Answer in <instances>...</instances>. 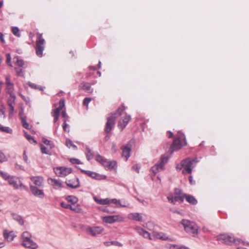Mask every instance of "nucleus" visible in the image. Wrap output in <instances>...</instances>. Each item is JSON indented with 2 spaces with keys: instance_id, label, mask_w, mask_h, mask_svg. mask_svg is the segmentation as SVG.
<instances>
[{
  "instance_id": "9b49d317",
  "label": "nucleus",
  "mask_w": 249,
  "mask_h": 249,
  "mask_svg": "<svg viewBox=\"0 0 249 249\" xmlns=\"http://www.w3.org/2000/svg\"><path fill=\"white\" fill-rule=\"evenodd\" d=\"M102 220L105 223L112 224L124 221V217L120 215H114L102 217Z\"/></svg>"
},
{
  "instance_id": "5fc2aeb1",
  "label": "nucleus",
  "mask_w": 249,
  "mask_h": 249,
  "mask_svg": "<svg viewBox=\"0 0 249 249\" xmlns=\"http://www.w3.org/2000/svg\"><path fill=\"white\" fill-rule=\"evenodd\" d=\"M16 70V72L17 73V75L18 76H22L23 75V71L21 69L15 68Z\"/></svg>"
},
{
  "instance_id": "69168bd1",
  "label": "nucleus",
  "mask_w": 249,
  "mask_h": 249,
  "mask_svg": "<svg viewBox=\"0 0 249 249\" xmlns=\"http://www.w3.org/2000/svg\"><path fill=\"white\" fill-rule=\"evenodd\" d=\"M137 200H138L139 201H140V202H141L142 203L143 205H146V204H147V202H146L145 201L143 200H141V199H139V198H137Z\"/></svg>"
},
{
  "instance_id": "a18cd8bd",
  "label": "nucleus",
  "mask_w": 249,
  "mask_h": 249,
  "mask_svg": "<svg viewBox=\"0 0 249 249\" xmlns=\"http://www.w3.org/2000/svg\"><path fill=\"white\" fill-rule=\"evenodd\" d=\"M91 101V98H85L83 100V105L85 106L88 107L89 103Z\"/></svg>"
},
{
  "instance_id": "72a5a7b5",
  "label": "nucleus",
  "mask_w": 249,
  "mask_h": 249,
  "mask_svg": "<svg viewBox=\"0 0 249 249\" xmlns=\"http://www.w3.org/2000/svg\"><path fill=\"white\" fill-rule=\"evenodd\" d=\"M66 200L70 202H71L72 204H74L77 202L78 199L77 198L74 196H68L66 197Z\"/></svg>"
},
{
  "instance_id": "7ed1b4c3",
  "label": "nucleus",
  "mask_w": 249,
  "mask_h": 249,
  "mask_svg": "<svg viewBox=\"0 0 249 249\" xmlns=\"http://www.w3.org/2000/svg\"><path fill=\"white\" fill-rule=\"evenodd\" d=\"M196 161L194 160L187 159L183 160L177 165V169L182 170L183 174H190L192 169L195 166Z\"/></svg>"
},
{
  "instance_id": "b1692460",
  "label": "nucleus",
  "mask_w": 249,
  "mask_h": 249,
  "mask_svg": "<svg viewBox=\"0 0 249 249\" xmlns=\"http://www.w3.org/2000/svg\"><path fill=\"white\" fill-rule=\"evenodd\" d=\"M127 217L131 220L142 222V213H133L128 214Z\"/></svg>"
},
{
  "instance_id": "bb28decb",
  "label": "nucleus",
  "mask_w": 249,
  "mask_h": 249,
  "mask_svg": "<svg viewBox=\"0 0 249 249\" xmlns=\"http://www.w3.org/2000/svg\"><path fill=\"white\" fill-rule=\"evenodd\" d=\"M185 195L186 194L182 193L181 190L178 188L175 189V199L176 200H178V201L180 200L182 202L185 198Z\"/></svg>"
},
{
  "instance_id": "2f4dec72",
  "label": "nucleus",
  "mask_w": 249,
  "mask_h": 249,
  "mask_svg": "<svg viewBox=\"0 0 249 249\" xmlns=\"http://www.w3.org/2000/svg\"><path fill=\"white\" fill-rule=\"evenodd\" d=\"M125 107L124 105H122L121 107H119L117 110L116 112L114 114H116L114 116H116L117 118L120 116H121L122 113L125 110Z\"/></svg>"
},
{
  "instance_id": "9d476101",
  "label": "nucleus",
  "mask_w": 249,
  "mask_h": 249,
  "mask_svg": "<svg viewBox=\"0 0 249 249\" xmlns=\"http://www.w3.org/2000/svg\"><path fill=\"white\" fill-rule=\"evenodd\" d=\"M16 95H9L7 99V104L9 107V117L12 118L14 114L15 106L16 105Z\"/></svg>"
},
{
  "instance_id": "37998d69",
  "label": "nucleus",
  "mask_w": 249,
  "mask_h": 249,
  "mask_svg": "<svg viewBox=\"0 0 249 249\" xmlns=\"http://www.w3.org/2000/svg\"><path fill=\"white\" fill-rule=\"evenodd\" d=\"M21 121L23 126L25 128H28L29 127V124L27 123L25 118L24 117H21Z\"/></svg>"
},
{
  "instance_id": "1a4fd4ad",
  "label": "nucleus",
  "mask_w": 249,
  "mask_h": 249,
  "mask_svg": "<svg viewBox=\"0 0 249 249\" xmlns=\"http://www.w3.org/2000/svg\"><path fill=\"white\" fill-rule=\"evenodd\" d=\"M55 175L59 177H65L72 172V169L64 166L57 167L53 168Z\"/></svg>"
},
{
  "instance_id": "79ce46f5",
  "label": "nucleus",
  "mask_w": 249,
  "mask_h": 249,
  "mask_svg": "<svg viewBox=\"0 0 249 249\" xmlns=\"http://www.w3.org/2000/svg\"><path fill=\"white\" fill-rule=\"evenodd\" d=\"M65 107V100L64 99H61L59 101V106L56 108L59 109V110H61L64 107Z\"/></svg>"
},
{
  "instance_id": "bf43d9fd",
  "label": "nucleus",
  "mask_w": 249,
  "mask_h": 249,
  "mask_svg": "<svg viewBox=\"0 0 249 249\" xmlns=\"http://www.w3.org/2000/svg\"><path fill=\"white\" fill-rule=\"evenodd\" d=\"M1 129L2 131L7 132L8 133H10L12 131V130L10 129L9 127H2Z\"/></svg>"
},
{
  "instance_id": "ea45409f",
  "label": "nucleus",
  "mask_w": 249,
  "mask_h": 249,
  "mask_svg": "<svg viewBox=\"0 0 249 249\" xmlns=\"http://www.w3.org/2000/svg\"><path fill=\"white\" fill-rule=\"evenodd\" d=\"M7 160V158L5 154L2 152H0V162H3Z\"/></svg>"
},
{
  "instance_id": "c85d7f7f",
  "label": "nucleus",
  "mask_w": 249,
  "mask_h": 249,
  "mask_svg": "<svg viewBox=\"0 0 249 249\" xmlns=\"http://www.w3.org/2000/svg\"><path fill=\"white\" fill-rule=\"evenodd\" d=\"M166 248L168 249H189V248L183 245L171 244L167 245Z\"/></svg>"
},
{
  "instance_id": "09e8293b",
  "label": "nucleus",
  "mask_w": 249,
  "mask_h": 249,
  "mask_svg": "<svg viewBox=\"0 0 249 249\" xmlns=\"http://www.w3.org/2000/svg\"><path fill=\"white\" fill-rule=\"evenodd\" d=\"M16 64L19 67H22L24 64V62L22 60L17 58Z\"/></svg>"
},
{
  "instance_id": "4468645a",
  "label": "nucleus",
  "mask_w": 249,
  "mask_h": 249,
  "mask_svg": "<svg viewBox=\"0 0 249 249\" xmlns=\"http://www.w3.org/2000/svg\"><path fill=\"white\" fill-rule=\"evenodd\" d=\"M8 183L15 189L24 188L25 186L22 184L19 178L15 176H11L8 180Z\"/></svg>"
},
{
  "instance_id": "6e6d98bb",
  "label": "nucleus",
  "mask_w": 249,
  "mask_h": 249,
  "mask_svg": "<svg viewBox=\"0 0 249 249\" xmlns=\"http://www.w3.org/2000/svg\"><path fill=\"white\" fill-rule=\"evenodd\" d=\"M132 169L135 170L137 173H139V170L140 169V166L138 164H136L133 166Z\"/></svg>"
},
{
  "instance_id": "f257e3e1",
  "label": "nucleus",
  "mask_w": 249,
  "mask_h": 249,
  "mask_svg": "<svg viewBox=\"0 0 249 249\" xmlns=\"http://www.w3.org/2000/svg\"><path fill=\"white\" fill-rule=\"evenodd\" d=\"M135 230L140 235L149 240H153L154 239H158L164 241L169 240V238L165 233L161 232L153 231L152 232V236L153 238H152L150 235V234L148 231H146L140 227H136L135 228Z\"/></svg>"
},
{
  "instance_id": "cd10ccee",
  "label": "nucleus",
  "mask_w": 249,
  "mask_h": 249,
  "mask_svg": "<svg viewBox=\"0 0 249 249\" xmlns=\"http://www.w3.org/2000/svg\"><path fill=\"white\" fill-rule=\"evenodd\" d=\"M91 84L89 83H82L79 87V89H83L88 93H92V89L91 88Z\"/></svg>"
},
{
  "instance_id": "3c124183",
  "label": "nucleus",
  "mask_w": 249,
  "mask_h": 249,
  "mask_svg": "<svg viewBox=\"0 0 249 249\" xmlns=\"http://www.w3.org/2000/svg\"><path fill=\"white\" fill-rule=\"evenodd\" d=\"M70 161L72 164H79L80 163V160L76 159H70Z\"/></svg>"
},
{
  "instance_id": "0eeeda50",
  "label": "nucleus",
  "mask_w": 249,
  "mask_h": 249,
  "mask_svg": "<svg viewBox=\"0 0 249 249\" xmlns=\"http://www.w3.org/2000/svg\"><path fill=\"white\" fill-rule=\"evenodd\" d=\"M181 223L187 232L193 234L197 233L198 227L194 223L187 220L183 219Z\"/></svg>"
},
{
  "instance_id": "774afa93",
  "label": "nucleus",
  "mask_w": 249,
  "mask_h": 249,
  "mask_svg": "<svg viewBox=\"0 0 249 249\" xmlns=\"http://www.w3.org/2000/svg\"><path fill=\"white\" fill-rule=\"evenodd\" d=\"M168 134H169L168 136V138H171V137H173V133H172V132H171L169 131V132H168Z\"/></svg>"
},
{
  "instance_id": "6ab92c4d",
  "label": "nucleus",
  "mask_w": 249,
  "mask_h": 249,
  "mask_svg": "<svg viewBox=\"0 0 249 249\" xmlns=\"http://www.w3.org/2000/svg\"><path fill=\"white\" fill-rule=\"evenodd\" d=\"M31 180L36 186L42 187L44 182V178L41 176H34L30 178Z\"/></svg>"
},
{
  "instance_id": "e433bc0d",
  "label": "nucleus",
  "mask_w": 249,
  "mask_h": 249,
  "mask_svg": "<svg viewBox=\"0 0 249 249\" xmlns=\"http://www.w3.org/2000/svg\"><path fill=\"white\" fill-rule=\"evenodd\" d=\"M12 32L16 36L19 37L20 36V33H19V30L17 27H12Z\"/></svg>"
},
{
  "instance_id": "412c9836",
  "label": "nucleus",
  "mask_w": 249,
  "mask_h": 249,
  "mask_svg": "<svg viewBox=\"0 0 249 249\" xmlns=\"http://www.w3.org/2000/svg\"><path fill=\"white\" fill-rule=\"evenodd\" d=\"M48 182L49 184L53 186L55 189L61 188L63 187L60 181L55 178H49L48 179Z\"/></svg>"
},
{
  "instance_id": "473e14b6",
  "label": "nucleus",
  "mask_w": 249,
  "mask_h": 249,
  "mask_svg": "<svg viewBox=\"0 0 249 249\" xmlns=\"http://www.w3.org/2000/svg\"><path fill=\"white\" fill-rule=\"evenodd\" d=\"M42 142L47 145H48L50 149L53 148L54 147V144L52 142L47 139L46 138H42Z\"/></svg>"
},
{
  "instance_id": "dca6fc26",
  "label": "nucleus",
  "mask_w": 249,
  "mask_h": 249,
  "mask_svg": "<svg viewBox=\"0 0 249 249\" xmlns=\"http://www.w3.org/2000/svg\"><path fill=\"white\" fill-rule=\"evenodd\" d=\"M82 172L93 179L97 180H103L106 178V176L104 175H100L91 171L83 170H82Z\"/></svg>"
},
{
  "instance_id": "f8f14e48",
  "label": "nucleus",
  "mask_w": 249,
  "mask_h": 249,
  "mask_svg": "<svg viewBox=\"0 0 249 249\" xmlns=\"http://www.w3.org/2000/svg\"><path fill=\"white\" fill-rule=\"evenodd\" d=\"M167 160L168 158L167 156H162L160 158V162L152 167L151 170L153 173L156 174L157 172L162 170L163 166L167 162Z\"/></svg>"
},
{
  "instance_id": "c756f323",
  "label": "nucleus",
  "mask_w": 249,
  "mask_h": 249,
  "mask_svg": "<svg viewBox=\"0 0 249 249\" xmlns=\"http://www.w3.org/2000/svg\"><path fill=\"white\" fill-rule=\"evenodd\" d=\"M60 111V110L57 108L52 110L51 114L52 116L54 118V123H56L58 121Z\"/></svg>"
},
{
  "instance_id": "f03ea898",
  "label": "nucleus",
  "mask_w": 249,
  "mask_h": 249,
  "mask_svg": "<svg viewBox=\"0 0 249 249\" xmlns=\"http://www.w3.org/2000/svg\"><path fill=\"white\" fill-rule=\"evenodd\" d=\"M217 239L222 243L231 245L232 244L239 245L240 244L245 246H249V243L242 240L240 238H235L228 234H221L217 236Z\"/></svg>"
},
{
  "instance_id": "aec40b11",
  "label": "nucleus",
  "mask_w": 249,
  "mask_h": 249,
  "mask_svg": "<svg viewBox=\"0 0 249 249\" xmlns=\"http://www.w3.org/2000/svg\"><path fill=\"white\" fill-rule=\"evenodd\" d=\"M66 183L68 187L71 188H77L80 186L79 179L77 178L67 180L66 181Z\"/></svg>"
},
{
  "instance_id": "4c0bfd02",
  "label": "nucleus",
  "mask_w": 249,
  "mask_h": 249,
  "mask_svg": "<svg viewBox=\"0 0 249 249\" xmlns=\"http://www.w3.org/2000/svg\"><path fill=\"white\" fill-rule=\"evenodd\" d=\"M0 175L4 179H5L6 180H8L11 177L7 173L1 171L0 170Z\"/></svg>"
},
{
  "instance_id": "49530a36",
  "label": "nucleus",
  "mask_w": 249,
  "mask_h": 249,
  "mask_svg": "<svg viewBox=\"0 0 249 249\" xmlns=\"http://www.w3.org/2000/svg\"><path fill=\"white\" fill-rule=\"evenodd\" d=\"M66 145L69 148H71V147H76L75 145H74L73 144L72 142H71V141L69 139H67L66 140Z\"/></svg>"
},
{
  "instance_id": "ddd939ff",
  "label": "nucleus",
  "mask_w": 249,
  "mask_h": 249,
  "mask_svg": "<svg viewBox=\"0 0 249 249\" xmlns=\"http://www.w3.org/2000/svg\"><path fill=\"white\" fill-rule=\"evenodd\" d=\"M5 91L6 93L9 95H15L14 91L15 90L14 84L11 81L10 76L7 75L5 76Z\"/></svg>"
},
{
  "instance_id": "a211bd4d",
  "label": "nucleus",
  "mask_w": 249,
  "mask_h": 249,
  "mask_svg": "<svg viewBox=\"0 0 249 249\" xmlns=\"http://www.w3.org/2000/svg\"><path fill=\"white\" fill-rule=\"evenodd\" d=\"M131 119V116L129 115H125L122 119H121L118 124L119 128L122 130L125 126L128 124Z\"/></svg>"
},
{
  "instance_id": "8fccbe9b",
  "label": "nucleus",
  "mask_w": 249,
  "mask_h": 249,
  "mask_svg": "<svg viewBox=\"0 0 249 249\" xmlns=\"http://www.w3.org/2000/svg\"><path fill=\"white\" fill-rule=\"evenodd\" d=\"M26 137L31 143H36L33 137L30 135H26Z\"/></svg>"
},
{
  "instance_id": "2eb2a0df",
  "label": "nucleus",
  "mask_w": 249,
  "mask_h": 249,
  "mask_svg": "<svg viewBox=\"0 0 249 249\" xmlns=\"http://www.w3.org/2000/svg\"><path fill=\"white\" fill-rule=\"evenodd\" d=\"M116 114H112L111 116L107 119V121L106 124L105 131L107 133H109L115 124V121L117 118L116 116H114Z\"/></svg>"
},
{
  "instance_id": "052dcab7",
  "label": "nucleus",
  "mask_w": 249,
  "mask_h": 249,
  "mask_svg": "<svg viewBox=\"0 0 249 249\" xmlns=\"http://www.w3.org/2000/svg\"><path fill=\"white\" fill-rule=\"evenodd\" d=\"M62 117L64 118V119L66 120L69 118V116L67 115L66 112L65 111H63L62 112Z\"/></svg>"
},
{
  "instance_id": "0e129e2a",
  "label": "nucleus",
  "mask_w": 249,
  "mask_h": 249,
  "mask_svg": "<svg viewBox=\"0 0 249 249\" xmlns=\"http://www.w3.org/2000/svg\"><path fill=\"white\" fill-rule=\"evenodd\" d=\"M105 244L106 246H110L111 245H115V242H106L105 243Z\"/></svg>"
},
{
  "instance_id": "338daca9",
  "label": "nucleus",
  "mask_w": 249,
  "mask_h": 249,
  "mask_svg": "<svg viewBox=\"0 0 249 249\" xmlns=\"http://www.w3.org/2000/svg\"><path fill=\"white\" fill-rule=\"evenodd\" d=\"M23 114V108H21V111L19 113V115L20 117V118L23 117H22Z\"/></svg>"
},
{
  "instance_id": "7c9ffc66",
  "label": "nucleus",
  "mask_w": 249,
  "mask_h": 249,
  "mask_svg": "<svg viewBox=\"0 0 249 249\" xmlns=\"http://www.w3.org/2000/svg\"><path fill=\"white\" fill-rule=\"evenodd\" d=\"M185 198L186 201L191 204L195 205L197 203V201L196 199L192 196L189 195H186Z\"/></svg>"
},
{
  "instance_id": "a19ab883",
  "label": "nucleus",
  "mask_w": 249,
  "mask_h": 249,
  "mask_svg": "<svg viewBox=\"0 0 249 249\" xmlns=\"http://www.w3.org/2000/svg\"><path fill=\"white\" fill-rule=\"evenodd\" d=\"M40 150L43 154H49L50 152L47 150V148L43 145H40Z\"/></svg>"
},
{
  "instance_id": "de8ad7c7",
  "label": "nucleus",
  "mask_w": 249,
  "mask_h": 249,
  "mask_svg": "<svg viewBox=\"0 0 249 249\" xmlns=\"http://www.w3.org/2000/svg\"><path fill=\"white\" fill-rule=\"evenodd\" d=\"M6 62L9 66L12 67V65L11 62V56L9 53L6 54Z\"/></svg>"
},
{
  "instance_id": "20e7f679",
  "label": "nucleus",
  "mask_w": 249,
  "mask_h": 249,
  "mask_svg": "<svg viewBox=\"0 0 249 249\" xmlns=\"http://www.w3.org/2000/svg\"><path fill=\"white\" fill-rule=\"evenodd\" d=\"M21 240L22 245L25 248L36 249L38 246L32 238L31 234L28 231H24L21 234Z\"/></svg>"
},
{
  "instance_id": "a878e982",
  "label": "nucleus",
  "mask_w": 249,
  "mask_h": 249,
  "mask_svg": "<svg viewBox=\"0 0 249 249\" xmlns=\"http://www.w3.org/2000/svg\"><path fill=\"white\" fill-rule=\"evenodd\" d=\"M107 169H112L117 166V162L114 160H108L106 159L102 164Z\"/></svg>"
},
{
  "instance_id": "4be33fe9",
  "label": "nucleus",
  "mask_w": 249,
  "mask_h": 249,
  "mask_svg": "<svg viewBox=\"0 0 249 249\" xmlns=\"http://www.w3.org/2000/svg\"><path fill=\"white\" fill-rule=\"evenodd\" d=\"M30 190L32 194L37 197L42 198H43L45 196L43 191L41 190L38 189L35 186H31Z\"/></svg>"
},
{
  "instance_id": "393cba45",
  "label": "nucleus",
  "mask_w": 249,
  "mask_h": 249,
  "mask_svg": "<svg viewBox=\"0 0 249 249\" xmlns=\"http://www.w3.org/2000/svg\"><path fill=\"white\" fill-rule=\"evenodd\" d=\"M3 235L4 239L9 242L12 241L14 240V238L16 236V235L15 234L14 231H9L6 230H5L3 231Z\"/></svg>"
},
{
  "instance_id": "58836bf2",
  "label": "nucleus",
  "mask_w": 249,
  "mask_h": 249,
  "mask_svg": "<svg viewBox=\"0 0 249 249\" xmlns=\"http://www.w3.org/2000/svg\"><path fill=\"white\" fill-rule=\"evenodd\" d=\"M14 218L15 220L17 221L20 225H22L24 224V221L21 216L18 215H15L14 216Z\"/></svg>"
},
{
  "instance_id": "5701e85b",
  "label": "nucleus",
  "mask_w": 249,
  "mask_h": 249,
  "mask_svg": "<svg viewBox=\"0 0 249 249\" xmlns=\"http://www.w3.org/2000/svg\"><path fill=\"white\" fill-rule=\"evenodd\" d=\"M122 157L125 158V160L126 161L130 156L131 147L129 144H127L122 147Z\"/></svg>"
},
{
  "instance_id": "f704fd0d",
  "label": "nucleus",
  "mask_w": 249,
  "mask_h": 249,
  "mask_svg": "<svg viewBox=\"0 0 249 249\" xmlns=\"http://www.w3.org/2000/svg\"><path fill=\"white\" fill-rule=\"evenodd\" d=\"M86 157L89 160L93 157V154L89 148H86Z\"/></svg>"
},
{
  "instance_id": "39448f33",
  "label": "nucleus",
  "mask_w": 249,
  "mask_h": 249,
  "mask_svg": "<svg viewBox=\"0 0 249 249\" xmlns=\"http://www.w3.org/2000/svg\"><path fill=\"white\" fill-rule=\"evenodd\" d=\"M187 144L184 134L178 132L176 135V139L170 146L171 152L180 149L182 146Z\"/></svg>"
},
{
  "instance_id": "13d9d810",
  "label": "nucleus",
  "mask_w": 249,
  "mask_h": 249,
  "mask_svg": "<svg viewBox=\"0 0 249 249\" xmlns=\"http://www.w3.org/2000/svg\"><path fill=\"white\" fill-rule=\"evenodd\" d=\"M68 126V125L66 124V120L64 119L63 120V129L64 130V131H67V129Z\"/></svg>"
},
{
  "instance_id": "4d7b16f0",
  "label": "nucleus",
  "mask_w": 249,
  "mask_h": 249,
  "mask_svg": "<svg viewBox=\"0 0 249 249\" xmlns=\"http://www.w3.org/2000/svg\"><path fill=\"white\" fill-rule=\"evenodd\" d=\"M5 108L2 105L0 107V115H3L4 116L5 114Z\"/></svg>"
},
{
  "instance_id": "e2e57ef3",
  "label": "nucleus",
  "mask_w": 249,
  "mask_h": 249,
  "mask_svg": "<svg viewBox=\"0 0 249 249\" xmlns=\"http://www.w3.org/2000/svg\"><path fill=\"white\" fill-rule=\"evenodd\" d=\"M0 40L2 43H4L5 42L4 39L3 35L1 33H0Z\"/></svg>"
},
{
  "instance_id": "864d4df0",
  "label": "nucleus",
  "mask_w": 249,
  "mask_h": 249,
  "mask_svg": "<svg viewBox=\"0 0 249 249\" xmlns=\"http://www.w3.org/2000/svg\"><path fill=\"white\" fill-rule=\"evenodd\" d=\"M70 205H71L64 202L61 203V206L64 208L69 209Z\"/></svg>"
},
{
  "instance_id": "423d86ee",
  "label": "nucleus",
  "mask_w": 249,
  "mask_h": 249,
  "mask_svg": "<svg viewBox=\"0 0 249 249\" xmlns=\"http://www.w3.org/2000/svg\"><path fill=\"white\" fill-rule=\"evenodd\" d=\"M36 38L35 46L36 53L38 57H41L43 55V52L45 49V40L43 38L41 33H37Z\"/></svg>"
},
{
  "instance_id": "f3484780",
  "label": "nucleus",
  "mask_w": 249,
  "mask_h": 249,
  "mask_svg": "<svg viewBox=\"0 0 249 249\" xmlns=\"http://www.w3.org/2000/svg\"><path fill=\"white\" fill-rule=\"evenodd\" d=\"M103 231V229L101 227H88L86 229V233L92 236H96L97 234H100Z\"/></svg>"
},
{
  "instance_id": "6e6552de",
  "label": "nucleus",
  "mask_w": 249,
  "mask_h": 249,
  "mask_svg": "<svg viewBox=\"0 0 249 249\" xmlns=\"http://www.w3.org/2000/svg\"><path fill=\"white\" fill-rule=\"evenodd\" d=\"M94 200L96 202H97L99 204L101 205H107L111 203H113L115 204L116 207H126V205L125 203L124 202L123 204H122L121 202V200H117L116 199H109V198H105V199H99L96 197H94Z\"/></svg>"
},
{
  "instance_id": "c03bdc74",
  "label": "nucleus",
  "mask_w": 249,
  "mask_h": 249,
  "mask_svg": "<svg viewBox=\"0 0 249 249\" xmlns=\"http://www.w3.org/2000/svg\"><path fill=\"white\" fill-rule=\"evenodd\" d=\"M175 198V196H174L172 195H169L167 196V199H168V201L173 204H175V202L178 201V200H176Z\"/></svg>"
},
{
  "instance_id": "680f3d73",
  "label": "nucleus",
  "mask_w": 249,
  "mask_h": 249,
  "mask_svg": "<svg viewBox=\"0 0 249 249\" xmlns=\"http://www.w3.org/2000/svg\"><path fill=\"white\" fill-rule=\"evenodd\" d=\"M23 158L24 160L26 162H27V161H28V157H27V155L26 154L25 151H24V153H23Z\"/></svg>"
},
{
  "instance_id": "c9c22d12",
  "label": "nucleus",
  "mask_w": 249,
  "mask_h": 249,
  "mask_svg": "<svg viewBox=\"0 0 249 249\" xmlns=\"http://www.w3.org/2000/svg\"><path fill=\"white\" fill-rule=\"evenodd\" d=\"M106 159H105L104 157H102L100 155H97L95 156V160L102 165L103 164L104 161Z\"/></svg>"
},
{
  "instance_id": "603ef678",
  "label": "nucleus",
  "mask_w": 249,
  "mask_h": 249,
  "mask_svg": "<svg viewBox=\"0 0 249 249\" xmlns=\"http://www.w3.org/2000/svg\"><path fill=\"white\" fill-rule=\"evenodd\" d=\"M69 209L74 212H77L79 209L78 207L71 205H70Z\"/></svg>"
}]
</instances>
